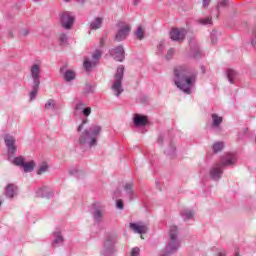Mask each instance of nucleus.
<instances>
[{"mask_svg":"<svg viewBox=\"0 0 256 256\" xmlns=\"http://www.w3.org/2000/svg\"><path fill=\"white\" fill-rule=\"evenodd\" d=\"M226 255H227V252L221 251V252L218 253L217 256H226Z\"/></svg>","mask_w":256,"mask_h":256,"instance_id":"46","label":"nucleus"},{"mask_svg":"<svg viewBox=\"0 0 256 256\" xmlns=\"http://www.w3.org/2000/svg\"><path fill=\"white\" fill-rule=\"evenodd\" d=\"M212 43H213V45H215L217 43V39L212 38Z\"/></svg>","mask_w":256,"mask_h":256,"instance_id":"48","label":"nucleus"},{"mask_svg":"<svg viewBox=\"0 0 256 256\" xmlns=\"http://www.w3.org/2000/svg\"><path fill=\"white\" fill-rule=\"evenodd\" d=\"M20 37H27V35H29V29L24 28L20 31L19 33Z\"/></svg>","mask_w":256,"mask_h":256,"instance_id":"39","label":"nucleus"},{"mask_svg":"<svg viewBox=\"0 0 256 256\" xmlns=\"http://www.w3.org/2000/svg\"><path fill=\"white\" fill-rule=\"evenodd\" d=\"M186 35H187V30L183 28H173L170 31V39H172V41H183Z\"/></svg>","mask_w":256,"mask_h":256,"instance_id":"12","label":"nucleus"},{"mask_svg":"<svg viewBox=\"0 0 256 256\" xmlns=\"http://www.w3.org/2000/svg\"><path fill=\"white\" fill-rule=\"evenodd\" d=\"M197 82V70L189 66H178L174 69V85L186 95H191Z\"/></svg>","mask_w":256,"mask_h":256,"instance_id":"1","label":"nucleus"},{"mask_svg":"<svg viewBox=\"0 0 256 256\" xmlns=\"http://www.w3.org/2000/svg\"><path fill=\"white\" fill-rule=\"evenodd\" d=\"M237 161V155L234 153H227L221 157L220 162L216 163L210 169V177L213 181H219L223 175L224 167H231L235 165Z\"/></svg>","mask_w":256,"mask_h":256,"instance_id":"2","label":"nucleus"},{"mask_svg":"<svg viewBox=\"0 0 256 256\" xmlns=\"http://www.w3.org/2000/svg\"><path fill=\"white\" fill-rule=\"evenodd\" d=\"M54 195H55V192L53 191V189H51L47 186H44L42 188H38L36 190V197L51 199V197H53Z\"/></svg>","mask_w":256,"mask_h":256,"instance_id":"13","label":"nucleus"},{"mask_svg":"<svg viewBox=\"0 0 256 256\" xmlns=\"http://www.w3.org/2000/svg\"><path fill=\"white\" fill-rule=\"evenodd\" d=\"M125 73V66L120 65L114 75V82L112 84V91L116 97L123 93V75Z\"/></svg>","mask_w":256,"mask_h":256,"instance_id":"5","label":"nucleus"},{"mask_svg":"<svg viewBox=\"0 0 256 256\" xmlns=\"http://www.w3.org/2000/svg\"><path fill=\"white\" fill-rule=\"evenodd\" d=\"M165 52V42L161 41L156 48V55H163Z\"/></svg>","mask_w":256,"mask_h":256,"instance_id":"32","label":"nucleus"},{"mask_svg":"<svg viewBox=\"0 0 256 256\" xmlns=\"http://www.w3.org/2000/svg\"><path fill=\"white\" fill-rule=\"evenodd\" d=\"M101 55H103L101 50H95L91 60L86 57L83 63V67L85 71H92L93 68L97 67V63H99V60L101 59Z\"/></svg>","mask_w":256,"mask_h":256,"instance_id":"8","label":"nucleus"},{"mask_svg":"<svg viewBox=\"0 0 256 256\" xmlns=\"http://www.w3.org/2000/svg\"><path fill=\"white\" fill-rule=\"evenodd\" d=\"M134 35L136 38L139 39V41L143 40L145 38V29L143 27L139 26L136 31L134 32Z\"/></svg>","mask_w":256,"mask_h":256,"instance_id":"29","label":"nucleus"},{"mask_svg":"<svg viewBox=\"0 0 256 256\" xmlns=\"http://www.w3.org/2000/svg\"><path fill=\"white\" fill-rule=\"evenodd\" d=\"M141 3V0H133V5H139Z\"/></svg>","mask_w":256,"mask_h":256,"instance_id":"47","label":"nucleus"},{"mask_svg":"<svg viewBox=\"0 0 256 256\" xmlns=\"http://www.w3.org/2000/svg\"><path fill=\"white\" fill-rule=\"evenodd\" d=\"M30 77L32 79V90L29 97L30 101H35L37 93H39V86L41 85V65L33 64L30 66Z\"/></svg>","mask_w":256,"mask_h":256,"instance_id":"4","label":"nucleus"},{"mask_svg":"<svg viewBox=\"0 0 256 256\" xmlns=\"http://www.w3.org/2000/svg\"><path fill=\"white\" fill-rule=\"evenodd\" d=\"M44 109H45L46 111H53V110L57 109V103L55 102V100L49 99V100L46 102V104H45V106H44Z\"/></svg>","mask_w":256,"mask_h":256,"instance_id":"27","label":"nucleus"},{"mask_svg":"<svg viewBox=\"0 0 256 256\" xmlns=\"http://www.w3.org/2000/svg\"><path fill=\"white\" fill-rule=\"evenodd\" d=\"M75 115H79V113H82L84 117H89L91 115V107H85V104L82 102H79L75 106Z\"/></svg>","mask_w":256,"mask_h":256,"instance_id":"15","label":"nucleus"},{"mask_svg":"<svg viewBox=\"0 0 256 256\" xmlns=\"http://www.w3.org/2000/svg\"><path fill=\"white\" fill-rule=\"evenodd\" d=\"M111 57L115 59V61H119L122 63V61H125V48H123L122 45L117 46L116 48H113L109 51Z\"/></svg>","mask_w":256,"mask_h":256,"instance_id":"11","label":"nucleus"},{"mask_svg":"<svg viewBox=\"0 0 256 256\" xmlns=\"http://www.w3.org/2000/svg\"><path fill=\"white\" fill-rule=\"evenodd\" d=\"M102 128L97 124H92L89 129L81 133L78 143L81 147H96L97 139L101 135Z\"/></svg>","mask_w":256,"mask_h":256,"instance_id":"3","label":"nucleus"},{"mask_svg":"<svg viewBox=\"0 0 256 256\" xmlns=\"http://www.w3.org/2000/svg\"><path fill=\"white\" fill-rule=\"evenodd\" d=\"M251 45H252L253 47H256V31H255V33H254V35H253V37H252Z\"/></svg>","mask_w":256,"mask_h":256,"instance_id":"42","label":"nucleus"},{"mask_svg":"<svg viewBox=\"0 0 256 256\" xmlns=\"http://www.w3.org/2000/svg\"><path fill=\"white\" fill-rule=\"evenodd\" d=\"M4 143L7 147L8 159L17 155V146L15 145V137L10 134H6L4 137Z\"/></svg>","mask_w":256,"mask_h":256,"instance_id":"9","label":"nucleus"},{"mask_svg":"<svg viewBox=\"0 0 256 256\" xmlns=\"http://www.w3.org/2000/svg\"><path fill=\"white\" fill-rule=\"evenodd\" d=\"M140 253H141V249H139V247H135L132 249L130 256H139Z\"/></svg>","mask_w":256,"mask_h":256,"instance_id":"38","label":"nucleus"},{"mask_svg":"<svg viewBox=\"0 0 256 256\" xmlns=\"http://www.w3.org/2000/svg\"><path fill=\"white\" fill-rule=\"evenodd\" d=\"M149 123L147 116H143L141 114L134 115V125L135 127H145Z\"/></svg>","mask_w":256,"mask_h":256,"instance_id":"18","label":"nucleus"},{"mask_svg":"<svg viewBox=\"0 0 256 256\" xmlns=\"http://www.w3.org/2000/svg\"><path fill=\"white\" fill-rule=\"evenodd\" d=\"M47 169H49V166H47L46 163L41 164L38 171H37V174L38 175H43V173H45L47 171Z\"/></svg>","mask_w":256,"mask_h":256,"instance_id":"36","label":"nucleus"},{"mask_svg":"<svg viewBox=\"0 0 256 256\" xmlns=\"http://www.w3.org/2000/svg\"><path fill=\"white\" fill-rule=\"evenodd\" d=\"M58 41L60 45H67V34L61 33L58 37Z\"/></svg>","mask_w":256,"mask_h":256,"instance_id":"34","label":"nucleus"},{"mask_svg":"<svg viewBox=\"0 0 256 256\" xmlns=\"http://www.w3.org/2000/svg\"><path fill=\"white\" fill-rule=\"evenodd\" d=\"M64 79L65 81H73V79H75V71L66 70V72L64 73Z\"/></svg>","mask_w":256,"mask_h":256,"instance_id":"30","label":"nucleus"},{"mask_svg":"<svg viewBox=\"0 0 256 256\" xmlns=\"http://www.w3.org/2000/svg\"><path fill=\"white\" fill-rule=\"evenodd\" d=\"M209 6V0H203V7Z\"/></svg>","mask_w":256,"mask_h":256,"instance_id":"45","label":"nucleus"},{"mask_svg":"<svg viewBox=\"0 0 256 256\" xmlns=\"http://www.w3.org/2000/svg\"><path fill=\"white\" fill-rule=\"evenodd\" d=\"M116 207H117V209L123 210V208H124L123 200H117Z\"/></svg>","mask_w":256,"mask_h":256,"instance_id":"41","label":"nucleus"},{"mask_svg":"<svg viewBox=\"0 0 256 256\" xmlns=\"http://www.w3.org/2000/svg\"><path fill=\"white\" fill-rule=\"evenodd\" d=\"M35 1V3H39V1H41V0H34Z\"/></svg>","mask_w":256,"mask_h":256,"instance_id":"50","label":"nucleus"},{"mask_svg":"<svg viewBox=\"0 0 256 256\" xmlns=\"http://www.w3.org/2000/svg\"><path fill=\"white\" fill-rule=\"evenodd\" d=\"M190 48H191V52H190L191 57H193L194 59H199V57H201V50L199 49V46L195 45L193 47V43H190Z\"/></svg>","mask_w":256,"mask_h":256,"instance_id":"23","label":"nucleus"},{"mask_svg":"<svg viewBox=\"0 0 256 256\" xmlns=\"http://www.w3.org/2000/svg\"><path fill=\"white\" fill-rule=\"evenodd\" d=\"M105 215V206H98L94 208L92 217L95 223H102Z\"/></svg>","mask_w":256,"mask_h":256,"instance_id":"14","label":"nucleus"},{"mask_svg":"<svg viewBox=\"0 0 256 256\" xmlns=\"http://www.w3.org/2000/svg\"><path fill=\"white\" fill-rule=\"evenodd\" d=\"M22 168L24 169L25 173H31V171L35 169V162H24Z\"/></svg>","mask_w":256,"mask_h":256,"instance_id":"28","label":"nucleus"},{"mask_svg":"<svg viewBox=\"0 0 256 256\" xmlns=\"http://www.w3.org/2000/svg\"><path fill=\"white\" fill-rule=\"evenodd\" d=\"M199 25H211L213 23V18L210 16L205 17V18H200L198 20Z\"/></svg>","mask_w":256,"mask_h":256,"instance_id":"31","label":"nucleus"},{"mask_svg":"<svg viewBox=\"0 0 256 256\" xmlns=\"http://www.w3.org/2000/svg\"><path fill=\"white\" fill-rule=\"evenodd\" d=\"M63 244V236L61 235V232L57 231L54 232V240L52 241L53 247H57L58 245Z\"/></svg>","mask_w":256,"mask_h":256,"instance_id":"24","label":"nucleus"},{"mask_svg":"<svg viewBox=\"0 0 256 256\" xmlns=\"http://www.w3.org/2000/svg\"><path fill=\"white\" fill-rule=\"evenodd\" d=\"M181 215L184 221H190L193 219L195 212H193V210L186 209L181 212Z\"/></svg>","mask_w":256,"mask_h":256,"instance_id":"26","label":"nucleus"},{"mask_svg":"<svg viewBox=\"0 0 256 256\" xmlns=\"http://www.w3.org/2000/svg\"><path fill=\"white\" fill-rule=\"evenodd\" d=\"M163 139H164L163 135H160V136L158 137V144H159V145H163Z\"/></svg>","mask_w":256,"mask_h":256,"instance_id":"43","label":"nucleus"},{"mask_svg":"<svg viewBox=\"0 0 256 256\" xmlns=\"http://www.w3.org/2000/svg\"><path fill=\"white\" fill-rule=\"evenodd\" d=\"M60 17V24L63 29H66V31H69L73 28V24L75 23V16L73 13L65 11L61 12L59 14Z\"/></svg>","mask_w":256,"mask_h":256,"instance_id":"7","label":"nucleus"},{"mask_svg":"<svg viewBox=\"0 0 256 256\" xmlns=\"http://www.w3.org/2000/svg\"><path fill=\"white\" fill-rule=\"evenodd\" d=\"M9 161H12L13 165H16V167H23L25 163V158H23V156H14L11 159H9Z\"/></svg>","mask_w":256,"mask_h":256,"instance_id":"25","label":"nucleus"},{"mask_svg":"<svg viewBox=\"0 0 256 256\" xmlns=\"http://www.w3.org/2000/svg\"><path fill=\"white\" fill-rule=\"evenodd\" d=\"M156 1H161V0H156Z\"/></svg>","mask_w":256,"mask_h":256,"instance_id":"52","label":"nucleus"},{"mask_svg":"<svg viewBox=\"0 0 256 256\" xmlns=\"http://www.w3.org/2000/svg\"><path fill=\"white\" fill-rule=\"evenodd\" d=\"M65 1V3H69V1H71V0H64Z\"/></svg>","mask_w":256,"mask_h":256,"instance_id":"51","label":"nucleus"},{"mask_svg":"<svg viewBox=\"0 0 256 256\" xmlns=\"http://www.w3.org/2000/svg\"><path fill=\"white\" fill-rule=\"evenodd\" d=\"M86 123H89V120L87 118L82 120V123L78 127V131L81 132L83 131V126L86 125Z\"/></svg>","mask_w":256,"mask_h":256,"instance_id":"40","label":"nucleus"},{"mask_svg":"<svg viewBox=\"0 0 256 256\" xmlns=\"http://www.w3.org/2000/svg\"><path fill=\"white\" fill-rule=\"evenodd\" d=\"M77 3H85L86 0H76Z\"/></svg>","mask_w":256,"mask_h":256,"instance_id":"49","label":"nucleus"},{"mask_svg":"<svg viewBox=\"0 0 256 256\" xmlns=\"http://www.w3.org/2000/svg\"><path fill=\"white\" fill-rule=\"evenodd\" d=\"M220 7H225L227 5V0H222L219 2Z\"/></svg>","mask_w":256,"mask_h":256,"instance_id":"44","label":"nucleus"},{"mask_svg":"<svg viewBox=\"0 0 256 256\" xmlns=\"http://www.w3.org/2000/svg\"><path fill=\"white\" fill-rule=\"evenodd\" d=\"M124 193L125 197H127L129 201H133V199H135V190L133 189V183L128 182L124 185Z\"/></svg>","mask_w":256,"mask_h":256,"instance_id":"17","label":"nucleus"},{"mask_svg":"<svg viewBox=\"0 0 256 256\" xmlns=\"http://www.w3.org/2000/svg\"><path fill=\"white\" fill-rule=\"evenodd\" d=\"M118 30L115 35V41L121 42L125 41L127 37H129V33H131V24L127 22H119L117 24Z\"/></svg>","mask_w":256,"mask_h":256,"instance_id":"6","label":"nucleus"},{"mask_svg":"<svg viewBox=\"0 0 256 256\" xmlns=\"http://www.w3.org/2000/svg\"><path fill=\"white\" fill-rule=\"evenodd\" d=\"M130 229L135 233L143 235L147 231V225L143 224V222L130 223Z\"/></svg>","mask_w":256,"mask_h":256,"instance_id":"16","label":"nucleus"},{"mask_svg":"<svg viewBox=\"0 0 256 256\" xmlns=\"http://www.w3.org/2000/svg\"><path fill=\"white\" fill-rule=\"evenodd\" d=\"M15 195H17V186L14 184H9L6 187V197H8V199H13Z\"/></svg>","mask_w":256,"mask_h":256,"instance_id":"20","label":"nucleus"},{"mask_svg":"<svg viewBox=\"0 0 256 256\" xmlns=\"http://www.w3.org/2000/svg\"><path fill=\"white\" fill-rule=\"evenodd\" d=\"M103 25V18L102 17H96L91 23H90V29L97 30L101 29V26Z\"/></svg>","mask_w":256,"mask_h":256,"instance_id":"22","label":"nucleus"},{"mask_svg":"<svg viewBox=\"0 0 256 256\" xmlns=\"http://www.w3.org/2000/svg\"><path fill=\"white\" fill-rule=\"evenodd\" d=\"M212 149L214 153H219V151H223V142H215Z\"/></svg>","mask_w":256,"mask_h":256,"instance_id":"33","label":"nucleus"},{"mask_svg":"<svg viewBox=\"0 0 256 256\" xmlns=\"http://www.w3.org/2000/svg\"><path fill=\"white\" fill-rule=\"evenodd\" d=\"M226 75L229 83H232V84L237 83V79H239V73H237V71L230 68L226 71Z\"/></svg>","mask_w":256,"mask_h":256,"instance_id":"19","label":"nucleus"},{"mask_svg":"<svg viewBox=\"0 0 256 256\" xmlns=\"http://www.w3.org/2000/svg\"><path fill=\"white\" fill-rule=\"evenodd\" d=\"M173 55H175V48H170L166 53L165 59L167 61H171V59H173Z\"/></svg>","mask_w":256,"mask_h":256,"instance_id":"35","label":"nucleus"},{"mask_svg":"<svg viewBox=\"0 0 256 256\" xmlns=\"http://www.w3.org/2000/svg\"><path fill=\"white\" fill-rule=\"evenodd\" d=\"M222 123H223V117L217 114H212V129H219Z\"/></svg>","mask_w":256,"mask_h":256,"instance_id":"21","label":"nucleus"},{"mask_svg":"<svg viewBox=\"0 0 256 256\" xmlns=\"http://www.w3.org/2000/svg\"><path fill=\"white\" fill-rule=\"evenodd\" d=\"M165 153L166 155H175V145L171 143L169 149H167Z\"/></svg>","mask_w":256,"mask_h":256,"instance_id":"37","label":"nucleus"},{"mask_svg":"<svg viewBox=\"0 0 256 256\" xmlns=\"http://www.w3.org/2000/svg\"><path fill=\"white\" fill-rule=\"evenodd\" d=\"M115 239L108 236L104 242L103 249L101 251L102 256H115Z\"/></svg>","mask_w":256,"mask_h":256,"instance_id":"10","label":"nucleus"}]
</instances>
